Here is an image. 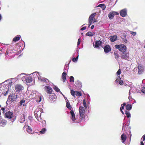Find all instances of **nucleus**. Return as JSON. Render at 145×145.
<instances>
[{
  "instance_id": "obj_15",
  "label": "nucleus",
  "mask_w": 145,
  "mask_h": 145,
  "mask_svg": "<svg viewBox=\"0 0 145 145\" xmlns=\"http://www.w3.org/2000/svg\"><path fill=\"white\" fill-rule=\"evenodd\" d=\"M120 14L121 16L123 17L125 16L127 14L126 9H124L121 10L120 11Z\"/></svg>"
},
{
  "instance_id": "obj_39",
  "label": "nucleus",
  "mask_w": 145,
  "mask_h": 145,
  "mask_svg": "<svg viewBox=\"0 0 145 145\" xmlns=\"http://www.w3.org/2000/svg\"><path fill=\"white\" fill-rule=\"evenodd\" d=\"M83 105L84 106L83 107H85L86 108H87L86 104V101H85V100H84L83 101Z\"/></svg>"
},
{
  "instance_id": "obj_46",
  "label": "nucleus",
  "mask_w": 145,
  "mask_h": 145,
  "mask_svg": "<svg viewBox=\"0 0 145 145\" xmlns=\"http://www.w3.org/2000/svg\"><path fill=\"white\" fill-rule=\"evenodd\" d=\"M88 21H89V24H88L89 27L92 24V23L93 22H92V21H90V20H88Z\"/></svg>"
},
{
  "instance_id": "obj_28",
  "label": "nucleus",
  "mask_w": 145,
  "mask_h": 145,
  "mask_svg": "<svg viewBox=\"0 0 145 145\" xmlns=\"http://www.w3.org/2000/svg\"><path fill=\"white\" fill-rule=\"evenodd\" d=\"M27 132L29 133L32 134V131L31 128L29 126H27Z\"/></svg>"
},
{
  "instance_id": "obj_43",
  "label": "nucleus",
  "mask_w": 145,
  "mask_h": 145,
  "mask_svg": "<svg viewBox=\"0 0 145 145\" xmlns=\"http://www.w3.org/2000/svg\"><path fill=\"white\" fill-rule=\"evenodd\" d=\"M81 41V39L80 38H79L78 40V41L77 42V47H78V46L80 43V42Z\"/></svg>"
},
{
  "instance_id": "obj_31",
  "label": "nucleus",
  "mask_w": 145,
  "mask_h": 145,
  "mask_svg": "<svg viewBox=\"0 0 145 145\" xmlns=\"http://www.w3.org/2000/svg\"><path fill=\"white\" fill-rule=\"evenodd\" d=\"M125 113L128 118H129L130 117L131 114L127 110L125 111Z\"/></svg>"
},
{
  "instance_id": "obj_7",
  "label": "nucleus",
  "mask_w": 145,
  "mask_h": 145,
  "mask_svg": "<svg viewBox=\"0 0 145 145\" xmlns=\"http://www.w3.org/2000/svg\"><path fill=\"white\" fill-rule=\"evenodd\" d=\"M86 108L83 107L82 106H80L79 108V113L80 116V119L82 120L84 116V114L85 112V109Z\"/></svg>"
},
{
  "instance_id": "obj_57",
  "label": "nucleus",
  "mask_w": 145,
  "mask_h": 145,
  "mask_svg": "<svg viewBox=\"0 0 145 145\" xmlns=\"http://www.w3.org/2000/svg\"><path fill=\"white\" fill-rule=\"evenodd\" d=\"M63 95V96H64V98H65V99L66 100V101H67V100H67V97H65V96H64V95Z\"/></svg>"
},
{
  "instance_id": "obj_32",
  "label": "nucleus",
  "mask_w": 145,
  "mask_h": 145,
  "mask_svg": "<svg viewBox=\"0 0 145 145\" xmlns=\"http://www.w3.org/2000/svg\"><path fill=\"white\" fill-rule=\"evenodd\" d=\"M46 131V129L45 128H44L41 129L40 131V133L41 134H44L45 133Z\"/></svg>"
},
{
  "instance_id": "obj_22",
  "label": "nucleus",
  "mask_w": 145,
  "mask_h": 145,
  "mask_svg": "<svg viewBox=\"0 0 145 145\" xmlns=\"http://www.w3.org/2000/svg\"><path fill=\"white\" fill-rule=\"evenodd\" d=\"M96 14V13H92L90 16H89L88 20H90V21H92L94 19V17L95 16V15Z\"/></svg>"
},
{
  "instance_id": "obj_44",
  "label": "nucleus",
  "mask_w": 145,
  "mask_h": 145,
  "mask_svg": "<svg viewBox=\"0 0 145 145\" xmlns=\"http://www.w3.org/2000/svg\"><path fill=\"white\" fill-rule=\"evenodd\" d=\"M145 140V135H144L141 138V140L144 141Z\"/></svg>"
},
{
  "instance_id": "obj_45",
  "label": "nucleus",
  "mask_w": 145,
  "mask_h": 145,
  "mask_svg": "<svg viewBox=\"0 0 145 145\" xmlns=\"http://www.w3.org/2000/svg\"><path fill=\"white\" fill-rule=\"evenodd\" d=\"M131 33L133 36H135L136 34V32H135L131 31Z\"/></svg>"
},
{
  "instance_id": "obj_4",
  "label": "nucleus",
  "mask_w": 145,
  "mask_h": 145,
  "mask_svg": "<svg viewBox=\"0 0 145 145\" xmlns=\"http://www.w3.org/2000/svg\"><path fill=\"white\" fill-rule=\"evenodd\" d=\"M33 96H35L36 101L39 102L41 101L43 98V96L38 92L37 91H34L33 93Z\"/></svg>"
},
{
  "instance_id": "obj_8",
  "label": "nucleus",
  "mask_w": 145,
  "mask_h": 145,
  "mask_svg": "<svg viewBox=\"0 0 145 145\" xmlns=\"http://www.w3.org/2000/svg\"><path fill=\"white\" fill-rule=\"evenodd\" d=\"M42 110V109L41 108H38L36 109L35 110V115L38 120H39L38 119L39 117H40L41 116Z\"/></svg>"
},
{
  "instance_id": "obj_3",
  "label": "nucleus",
  "mask_w": 145,
  "mask_h": 145,
  "mask_svg": "<svg viewBox=\"0 0 145 145\" xmlns=\"http://www.w3.org/2000/svg\"><path fill=\"white\" fill-rule=\"evenodd\" d=\"M31 74L32 75H33L35 79H38V80L45 82L46 83H47L49 82L48 80L47 79L41 77L40 76V75L39 74V73L38 72H35Z\"/></svg>"
},
{
  "instance_id": "obj_13",
  "label": "nucleus",
  "mask_w": 145,
  "mask_h": 145,
  "mask_svg": "<svg viewBox=\"0 0 145 145\" xmlns=\"http://www.w3.org/2000/svg\"><path fill=\"white\" fill-rule=\"evenodd\" d=\"M13 114V113L12 112L10 111H8L5 113V116L6 118L10 119L12 118Z\"/></svg>"
},
{
  "instance_id": "obj_61",
  "label": "nucleus",
  "mask_w": 145,
  "mask_h": 145,
  "mask_svg": "<svg viewBox=\"0 0 145 145\" xmlns=\"http://www.w3.org/2000/svg\"><path fill=\"white\" fill-rule=\"evenodd\" d=\"M118 79L119 80L120 79H121V78L120 76H119L118 77Z\"/></svg>"
},
{
  "instance_id": "obj_6",
  "label": "nucleus",
  "mask_w": 145,
  "mask_h": 145,
  "mask_svg": "<svg viewBox=\"0 0 145 145\" xmlns=\"http://www.w3.org/2000/svg\"><path fill=\"white\" fill-rule=\"evenodd\" d=\"M116 48L118 49L120 51L122 52H125L126 51V46L123 44L116 45H115Z\"/></svg>"
},
{
  "instance_id": "obj_29",
  "label": "nucleus",
  "mask_w": 145,
  "mask_h": 145,
  "mask_svg": "<svg viewBox=\"0 0 145 145\" xmlns=\"http://www.w3.org/2000/svg\"><path fill=\"white\" fill-rule=\"evenodd\" d=\"M132 107L131 105L130 104L127 105L126 106V109L127 110H130L131 109Z\"/></svg>"
},
{
  "instance_id": "obj_17",
  "label": "nucleus",
  "mask_w": 145,
  "mask_h": 145,
  "mask_svg": "<svg viewBox=\"0 0 145 145\" xmlns=\"http://www.w3.org/2000/svg\"><path fill=\"white\" fill-rule=\"evenodd\" d=\"M102 42L100 40L97 41L95 42V45L93 44L95 48H98L101 46Z\"/></svg>"
},
{
  "instance_id": "obj_16",
  "label": "nucleus",
  "mask_w": 145,
  "mask_h": 145,
  "mask_svg": "<svg viewBox=\"0 0 145 145\" xmlns=\"http://www.w3.org/2000/svg\"><path fill=\"white\" fill-rule=\"evenodd\" d=\"M138 74H141L143 71V68L140 64H138Z\"/></svg>"
},
{
  "instance_id": "obj_10",
  "label": "nucleus",
  "mask_w": 145,
  "mask_h": 145,
  "mask_svg": "<svg viewBox=\"0 0 145 145\" xmlns=\"http://www.w3.org/2000/svg\"><path fill=\"white\" fill-rule=\"evenodd\" d=\"M120 57L122 59L128 60L129 59V54L128 53L123 52L120 55Z\"/></svg>"
},
{
  "instance_id": "obj_56",
  "label": "nucleus",
  "mask_w": 145,
  "mask_h": 145,
  "mask_svg": "<svg viewBox=\"0 0 145 145\" xmlns=\"http://www.w3.org/2000/svg\"><path fill=\"white\" fill-rule=\"evenodd\" d=\"M12 81H10L9 82V84L11 86L12 85Z\"/></svg>"
},
{
  "instance_id": "obj_47",
  "label": "nucleus",
  "mask_w": 145,
  "mask_h": 145,
  "mask_svg": "<svg viewBox=\"0 0 145 145\" xmlns=\"http://www.w3.org/2000/svg\"><path fill=\"white\" fill-rule=\"evenodd\" d=\"M123 84V81L122 80H120L119 81V84L120 85H122Z\"/></svg>"
},
{
  "instance_id": "obj_58",
  "label": "nucleus",
  "mask_w": 145,
  "mask_h": 145,
  "mask_svg": "<svg viewBox=\"0 0 145 145\" xmlns=\"http://www.w3.org/2000/svg\"><path fill=\"white\" fill-rule=\"evenodd\" d=\"M2 18V16L0 14V21H1Z\"/></svg>"
},
{
  "instance_id": "obj_64",
  "label": "nucleus",
  "mask_w": 145,
  "mask_h": 145,
  "mask_svg": "<svg viewBox=\"0 0 145 145\" xmlns=\"http://www.w3.org/2000/svg\"><path fill=\"white\" fill-rule=\"evenodd\" d=\"M1 107V105H0V107Z\"/></svg>"
},
{
  "instance_id": "obj_1",
  "label": "nucleus",
  "mask_w": 145,
  "mask_h": 145,
  "mask_svg": "<svg viewBox=\"0 0 145 145\" xmlns=\"http://www.w3.org/2000/svg\"><path fill=\"white\" fill-rule=\"evenodd\" d=\"M66 106L70 110H72V107L71 106L69 101L68 100H67V101H66ZM70 113L71 115V119L74 123H78L80 122L79 121L78 119L77 118V116L76 117H75V114L73 110H71Z\"/></svg>"
},
{
  "instance_id": "obj_2",
  "label": "nucleus",
  "mask_w": 145,
  "mask_h": 145,
  "mask_svg": "<svg viewBox=\"0 0 145 145\" xmlns=\"http://www.w3.org/2000/svg\"><path fill=\"white\" fill-rule=\"evenodd\" d=\"M45 88L47 93L48 94H50L49 96L50 101L52 102V101H54L56 100V97L53 93V91L52 88L50 87L47 86H45Z\"/></svg>"
},
{
  "instance_id": "obj_20",
  "label": "nucleus",
  "mask_w": 145,
  "mask_h": 145,
  "mask_svg": "<svg viewBox=\"0 0 145 145\" xmlns=\"http://www.w3.org/2000/svg\"><path fill=\"white\" fill-rule=\"evenodd\" d=\"M117 38V36L116 35L111 36L110 37V39L111 42H114L116 41Z\"/></svg>"
},
{
  "instance_id": "obj_33",
  "label": "nucleus",
  "mask_w": 145,
  "mask_h": 145,
  "mask_svg": "<svg viewBox=\"0 0 145 145\" xmlns=\"http://www.w3.org/2000/svg\"><path fill=\"white\" fill-rule=\"evenodd\" d=\"M78 55L76 58H74L72 59V61L74 62H76L78 59Z\"/></svg>"
},
{
  "instance_id": "obj_49",
  "label": "nucleus",
  "mask_w": 145,
  "mask_h": 145,
  "mask_svg": "<svg viewBox=\"0 0 145 145\" xmlns=\"http://www.w3.org/2000/svg\"><path fill=\"white\" fill-rule=\"evenodd\" d=\"M124 123H123V126L122 128V131H123L124 130H125V129H124V127H125V125L124 126Z\"/></svg>"
},
{
  "instance_id": "obj_36",
  "label": "nucleus",
  "mask_w": 145,
  "mask_h": 145,
  "mask_svg": "<svg viewBox=\"0 0 145 145\" xmlns=\"http://www.w3.org/2000/svg\"><path fill=\"white\" fill-rule=\"evenodd\" d=\"M126 105V103H123L121 105V106L120 108V110H122L124 109V107Z\"/></svg>"
},
{
  "instance_id": "obj_48",
  "label": "nucleus",
  "mask_w": 145,
  "mask_h": 145,
  "mask_svg": "<svg viewBox=\"0 0 145 145\" xmlns=\"http://www.w3.org/2000/svg\"><path fill=\"white\" fill-rule=\"evenodd\" d=\"M92 21H92V22H93V23L96 22H97V21L96 20V19H95L94 18L93 20Z\"/></svg>"
},
{
  "instance_id": "obj_63",
  "label": "nucleus",
  "mask_w": 145,
  "mask_h": 145,
  "mask_svg": "<svg viewBox=\"0 0 145 145\" xmlns=\"http://www.w3.org/2000/svg\"><path fill=\"white\" fill-rule=\"evenodd\" d=\"M81 34L82 35H83V33H82Z\"/></svg>"
},
{
  "instance_id": "obj_37",
  "label": "nucleus",
  "mask_w": 145,
  "mask_h": 145,
  "mask_svg": "<svg viewBox=\"0 0 145 145\" xmlns=\"http://www.w3.org/2000/svg\"><path fill=\"white\" fill-rule=\"evenodd\" d=\"M135 88H131V89H130L129 91V94L130 95L131 94V92H133L134 91L133 90Z\"/></svg>"
},
{
  "instance_id": "obj_25",
  "label": "nucleus",
  "mask_w": 145,
  "mask_h": 145,
  "mask_svg": "<svg viewBox=\"0 0 145 145\" xmlns=\"http://www.w3.org/2000/svg\"><path fill=\"white\" fill-rule=\"evenodd\" d=\"M20 35H17L15 37L13 40V41L14 42H16L20 40Z\"/></svg>"
},
{
  "instance_id": "obj_35",
  "label": "nucleus",
  "mask_w": 145,
  "mask_h": 145,
  "mask_svg": "<svg viewBox=\"0 0 145 145\" xmlns=\"http://www.w3.org/2000/svg\"><path fill=\"white\" fill-rule=\"evenodd\" d=\"M70 82H73L74 81V78L73 77L71 76L70 77Z\"/></svg>"
},
{
  "instance_id": "obj_9",
  "label": "nucleus",
  "mask_w": 145,
  "mask_h": 145,
  "mask_svg": "<svg viewBox=\"0 0 145 145\" xmlns=\"http://www.w3.org/2000/svg\"><path fill=\"white\" fill-rule=\"evenodd\" d=\"M24 89V87L21 84H18L16 85L14 88V91L16 93L20 92Z\"/></svg>"
},
{
  "instance_id": "obj_23",
  "label": "nucleus",
  "mask_w": 145,
  "mask_h": 145,
  "mask_svg": "<svg viewBox=\"0 0 145 145\" xmlns=\"http://www.w3.org/2000/svg\"><path fill=\"white\" fill-rule=\"evenodd\" d=\"M67 74L66 73L64 72L62 74V79L63 82H65V81L66 78Z\"/></svg>"
},
{
  "instance_id": "obj_41",
  "label": "nucleus",
  "mask_w": 145,
  "mask_h": 145,
  "mask_svg": "<svg viewBox=\"0 0 145 145\" xmlns=\"http://www.w3.org/2000/svg\"><path fill=\"white\" fill-rule=\"evenodd\" d=\"M114 54L115 55V58H116V59H118V56L117 54L116 53L114 52Z\"/></svg>"
},
{
  "instance_id": "obj_5",
  "label": "nucleus",
  "mask_w": 145,
  "mask_h": 145,
  "mask_svg": "<svg viewBox=\"0 0 145 145\" xmlns=\"http://www.w3.org/2000/svg\"><path fill=\"white\" fill-rule=\"evenodd\" d=\"M8 88L6 86H3L0 88V94L2 95L3 94L5 96L8 94Z\"/></svg>"
},
{
  "instance_id": "obj_11",
  "label": "nucleus",
  "mask_w": 145,
  "mask_h": 145,
  "mask_svg": "<svg viewBox=\"0 0 145 145\" xmlns=\"http://www.w3.org/2000/svg\"><path fill=\"white\" fill-rule=\"evenodd\" d=\"M22 79L23 81H25L27 83H30L32 81V78L31 76H23Z\"/></svg>"
},
{
  "instance_id": "obj_51",
  "label": "nucleus",
  "mask_w": 145,
  "mask_h": 145,
  "mask_svg": "<svg viewBox=\"0 0 145 145\" xmlns=\"http://www.w3.org/2000/svg\"><path fill=\"white\" fill-rule=\"evenodd\" d=\"M25 121V120H24V119H23L22 120H20V123H23L24 121Z\"/></svg>"
},
{
  "instance_id": "obj_62",
  "label": "nucleus",
  "mask_w": 145,
  "mask_h": 145,
  "mask_svg": "<svg viewBox=\"0 0 145 145\" xmlns=\"http://www.w3.org/2000/svg\"><path fill=\"white\" fill-rule=\"evenodd\" d=\"M120 111L123 114H124V113L123 112V111L122 110H120Z\"/></svg>"
},
{
  "instance_id": "obj_60",
  "label": "nucleus",
  "mask_w": 145,
  "mask_h": 145,
  "mask_svg": "<svg viewBox=\"0 0 145 145\" xmlns=\"http://www.w3.org/2000/svg\"><path fill=\"white\" fill-rule=\"evenodd\" d=\"M24 73H22V74H20L18 76H21V75H24Z\"/></svg>"
},
{
  "instance_id": "obj_19",
  "label": "nucleus",
  "mask_w": 145,
  "mask_h": 145,
  "mask_svg": "<svg viewBox=\"0 0 145 145\" xmlns=\"http://www.w3.org/2000/svg\"><path fill=\"white\" fill-rule=\"evenodd\" d=\"M121 141L122 143H124L127 139V136L124 133H123L121 137Z\"/></svg>"
},
{
  "instance_id": "obj_38",
  "label": "nucleus",
  "mask_w": 145,
  "mask_h": 145,
  "mask_svg": "<svg viewBox=\"0 0 145 145\" xmlns=\"http://www.w3.org/2000/svg\"><path fill=\"white\" fill-rule=\"evenodd\" d=\"M54 89L57 92H58L60 91V89L57 87L55 86L54 88Z\"/></svg>"
},
{
  "instance_id": "obj_14",
  "label": "nucleus",
  "mask_w": 145,
  "mask_h": 145,
  "mask_svg": "<svg viewBox=\"0 0 145 145\" xmlns=\"http://www.w3.org/2000/svg\"><path fill=\"white\" fill-rule=\"evenodd\" d=\"M71 95L74 97H75V96H81L82 95L80 93L77 91H74L73 90L71 91Z\"/></svg>"
},
{
  "instance_id": "obj_34",
  "label": "nucleus",
  "mask_w": 145,
  "mask_h": 145,
  "mask_svg": "<svg viewBox=\"0 0 145 145\" xmlns=\"http://www.w3.org/2000/svg\"><path fill=\"white\" fill-rule=\"evenodd\" d=\"M98 7H101V8H103V10L105 9L106 8L105 5L104 4H100L98 6Z\"/></svg>"
},
{
  "instance_id": "obj_53",
  "label": "nucleus",
  "mask_w": 145,
  "mask_h": 145,
  "mask_svg": "<svg viewBox=\"0 0 145 145\" xmlns=\"http://www.w3.org/2000/svg\"><path fill=\"white\" fill-rule=\"evenodd\" d=\"M68 67H69L68 66H66L65 67V69H64V72H66V70L65 69L68 68Z\"/></svg>"
},
{
  "instance_id": "obj_40",
  "label": "nucleus",
  "mask_w": 145,
  "mask_h": 145,
  "mask_svg": "<svg viewBox=\"0 0 145 145\" xmlns=\"http://www.w3.org/2000/svg\"><path fill=\"white\" fill-rule=\"evenodd\" d=\"M121 72V70L120 69H119L116 73V74L117 75H119Z\"/></svg>"
},
{
  "instance_id": "obj_12",
  "label": "nucleus",
  "mask_w": 145,
  "mask_h": 145,
  "mask_svg": "<svg viewBox=\"0 0 145 145\" xmlns=\"http://www.w3.org/2000/svg\"><path fill=\"white\" fill-rule=\"evenodd\" d=\"M17 98V95L14 94L10 95L8 97V99L12 102L15 101Z\"/></svg>"
},
{
  "instance_id": "obj_50",
  "label": "nucleus",
  "mask_w": 145,
  "mask_h": 145,
  "mask_svg": "<svg viewBox=\"0 0 145 145\" xmlns=\"http://www.w3.org/2000/svg\"><path fill=\"white\" fill-rule=\"evenodd\" d=\"M86 27H83L81 29V30L82 31H83L85 30L86 29Z\"/></svg>"
},
{
  "instance_id": "obj_55",
  "label": "nucleus",
  "mask_w": 145,
  "mask_h": 145,
  "mask_svg": "<svg viewBox=\"0 0 145 145\" xmlns=\"http://www.w3.org/2000/svg\"><path fill=\"white\" fill-rule=\"evenodd\" d=\"M94 27V25H92V26H91V29H93Z\"/></svg>"
},
{
  "instance_id": "obj_52",
  "label": "nucleus",
  "mask_w": 145,
  "mask_h": 145,
  "mask_svg": "<svg viewBox=\"0 0 145 145\" xmlns=\"http://www.w3.org/2000/svg\"><path fill=\"white\" fill-rule=\"evenodd\" d=\"M143 141L142 140H141L140 141V145H144V144L143 143Z\"/></svg>"
},
{
  "instance_id": "obj_30",
  "label": "nucleus",
  "mask_w": 145,
  "mask_h": 145,
  "mask_svg": "<svg viewBox=\"0 0 145 145\" xmlns=\"http://www.w3.org/2000/svg\"><path fill=\"white\" fill-rule=\"evenodd\" d=\"M25 102V100L24 99H22L21 100L20 102L19 103V105L21 106L22 105H23V106H25V104L24 103Z\"/></svg>"
},
{
  "instance_id": "obj_24",
  "label": "nucleus",
  "mask_w": 145,
  "mask_h": 145,
  "mask_svg": "<svg viewBox=\"0 0 145 145\" xmlns=\"http://www.w3.org/2000/svg\"><path fill=\"white\" fill-rule=\"evenodd\" d=\"M6 124V122L5 120H0V125L1 126H4Z\"/></svg>"
},
{
  "instance_id": "obj_18",
  "label": "nucleus",
  "mask_w": 145,
  "mask_h": 145,
  "mask_svg": "<svg viewBox=\"0 0 145 145\" xmlns=\"http://www.w3.org/2000/svg\"><path fill=\"white\" fill-rule=\"evenodd\" d=\"M111 49L110 46L107 45L105 46L104 48V50L106 53H108L110 51Z\"/></svg>"
},
{
  "instance_id": "obj_42",
  "label": "nucleus",
  "mask_w": 145,
  "mask_h": 145,
  "mask_svg": "<svg viewBox=\"0 0 145 145\" xmlns=\"http://www.w3.org/2000/svg\"><path fill=\"white\" fill-rule=\"evenodd\" d=\"M141 90L142 93H145V87H143Z\"/></svg>"
},
{
  "instance_id": "obj_21",
  "label": "nucleus",
  "mask_w": 145,
  "mask_h": 145,
  "mask_svg": "<svg viewBox=\"0 0 145 145\" xmlns=\"http://www.w3.org/2000/svg\"><path fill=\"white\" fill-rule=\"evenodd\" d=\"M115 15V12L114 11L110 12V13L108 14V16L109 19H112L114 16Z\"/></svg>"
},
{
  "instance_id": "obj_59",
  "label": "nucleus",
  "mask_w": 145,
  "mask_h": 145,
  "mask_svg": "<svg viewBox=\"0 0 145 145\" xmlns=\"http://www.w3.org/2000/svg\"><path fill=\"white\" fill-rule=\"evenodd\" d=\"M115 12V15L116 14H117V15L119 14V13L118 12Z\"/></svg>"
},
{
  "instance_id": "obj_54",
  "label": "nucleus",
  "mask_w": 145,
  "mask_h": 145,
  "mask_svg": "<svg viewBox=\"0 0 145 145\" xmlns=\"http://www.w3.org/2000/svg\"><path fill=\"white\" fill-rule=\"evenodd\" d=\"M119 80L118 79V78H117V79H116L115 80V82H119Z\"/></svg>"
},
{
  "instance_id": "obj_26",
  "label": "nucleus",
  "mask_w": 145,
  "mask_h": 145,
  "mask_svg": "<svg viewBox=\"0 0 145 145\" xmlns=\"http://www.w3.org/2000/svg\"><path fill=\"white\" fill-rule=\"evenodd\" d=\"M95 34L94 32H92L90 31H89L86 33V36L89 37H92Z\"/></svg>"
},
{
  "instance_id": "obj_27",
  "label": "nucleus",
  "mask_w": 145,
  "mask_h": 145,
  "mask_svg": "<svg viewBox=\"0 0 145 145\" xmlns=\"http://www.w3.org/2000/svg\"><path fill=\"white\" fill-rule=\"evenodd\" d=\"M1 110L2 111V113L5 114V113L7 111V106H4L2 107L1 109Z\"/></svg>"
}]
</instances>
